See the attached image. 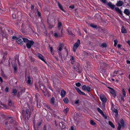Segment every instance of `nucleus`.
<instances>
[{
	"mask_svg": "<svg viewBox=\"0 0 130 130\" xmlns=\"http://www.w3.org/2000/svg\"><path fill=\"white\" fill-rule=\"evenodd\" d=\"M68 54V52L65 51L63 54V57L64 60H66V58Z\"/></svg>",
	"mask_w": 130,
	"mask_h": 130,
	"instance_id": "nucleus-21",
	"label": "nucleus"
},
{
	"mask_svg": "<svg viewBox=\"0 0 130 130\" xmlns=\"http://www.w3.org/2000/svg\"><path fill=\"white\" fill-rule=\"evenodd\" d=\"M121 32L122 33H126L127 32L126 29L123 26L121 27Z\"/></svg>",
	"mask_w": 130,
	"mask_h": 130,
	"instance_id": "nucleus-18",
	"label": "nucleus"
},
{
	"mask_svg": "<svg viewBox=\"0 0 130 130\" xmlns=\"http://www.w3.org/2000/svg\"><path fill=\"white\" fill-rule=\"evenodd\" d=\"M63 101L64 103L66 104L68 103L69 102V100L68 98L67 97L63 99Z\"/></svg>",
	"mask_w": 130,
	"mask_h": 130,
	"instance_id": "nucleus-34",
	"label": "nucleus"
},
{
	"mask_svg": "<svg viewBox=\"0 0 130 130\" xmlns=\"http://www.w3.org/2000/svg\"><path fill=\"white\" fill-rule=\"evenodd\" d=\"M107 5L112 9H113L115 7V6L112 4L111 2H109L108 3H107Z\"/></svg>",
	"mask_w": 130,
	"mask_h": 130,
	"instance_id": "nucleus-16",
	"label": "nucleus"
},
{
	"mask_svg": "<svg viewBox=\"0 0 130 130\" xmlns=\"http://www.w3.org/2000/svg\"><path fill=\"white\" fill-rule=\"evenodd\" d=\"M40 88L43 92H44L45 91H46L47 89L44 85L41 84L40 85Z\"/></svg>",
	"mask_w": 130,
	"mask_h": 130,
	"instance_id": "nucleus-12",
	"label": "nucleus"
},
{
	"mask_svg": "<svg viewBox=\"0 0 130 130\" xmlns=\"http://www.w3.org/2000/svg\"><path fill=\"white\" fill-rule=\"evenodd\" d=\"M15 15L14 14H12V17L13 19H14L15 18Z\"/></svg>",
	"mask_w": 130,
	"mask_h": 130,
	"instance_id": "nucleus-61",
	"label": "nucleus"
},
{
	"mask_svg": "<svg viewBox=\"0 0 130 130\" xmlns=\"http://www.w3.org/2000/svg\"><path fill=\"white\" fill-rule=\"evenodd\" d=\"M90 26L92 27L93 28H96L97 27V26L96 25H90Z\"/></svg>",
	"mask_w": 130,
	"mask_h": 130,
	"instance_id": "nucleus-53",
	"label": "nucleus"
},
{
	"mask_svg": "<svg viewBox=\"0 0 130 130\" xmlns=\"http://www.w3.org/2000/svg\"><path fill=\"white\" fill-rule=\"evenodd\" d=\"M69 8L71 9H73L74 8V5H72L69 6Z\"/></svg>",
	"mask_w": 130,
	"mask_h": 130,
	"instance_id": "nucleus-57",
	"label": "nucleus"
},
{
	"mask_svg": "<svg viewBox=\"0 0 130 130\" xmlns=\"http://www.w3.org/2000/svg\"><path fill=\"white\" fill-rule=\"evenodd\" d=\"M31 82V80H30V76H28V80H27V83L28 84H30V82Z\"/></svg>",
	"mask_w": 130,
	"mask_h": 130,
	"instance_id": "nucleus-37",
	"label": "nucleus"
},
{
	"mask_svg": "<svg viewBox=\"0 0 130 130\" xmlns=\"http://www.w3.org/2000/svg\"><path fill=\"white\" fill-rule=\"evenodd\" d=\"M58 29H61V33L62 34L63 27L62 25H58Z\"/></svg>",
	"mask_w": 130,
	"mask_h": 130,
	"instance_id": "nucleus-32",
	"label": "nucleus"
},
{
	"mask_svg": "<svg viewBox=\"0 0 130 130\" xmlns=\"http://www.w3.org/2000/svg\"><path fill=\"white\" fill-rule=\"evenodd\" d=\"M75 89L77 90V92L79 94L81 95H84L85 96H86V94L84 92H82L81 91V90L78 87H75Z\"/></svg>",
	"mask_w": 130,
	"mask_h": 130,
	"instance_id": "nucleus-7",
	"label": "nucleus"
},
{
	"mask_svg": "<svg viewBox=\"0 0 130 130\" xmlns=\"http://www.w3.org/2000/svg\"><path fill=\"white\" fill-rule=\"evenodd\" d=\"M18 40L17 41V42H18L20 44H22V43L23 41L22 40V39L20 38L18 39Z\"/></svg>",
	"mask_w": 130,
	"mask_h": 130,
	"instance_id": "nucleus-36",
	"label": "nucleus"
},
{
	"mask_svg": "<svg viewBox=\"0 0 130 130\" xmlns=\"http://www.w3.org/2000/svg\"><path fill=\"white\" fill-rule=\"evenodd\" d=\"M29 112V109L27 108L26 110V114H28Z\"/></svg>",
	"mask_w": 130,
	"mask_h": 130,
	"instance_id": "nucleus-62",
	"label": "nucleus"
},
{
	"mask_svg": "<svg viewBox=\"0 0 130 130\" xmlns=\"http://www.w3.org/2000/svg\"><path fill=\"white\" fill-rule=\"evenodd\" d=\"M34 71L35 72L37 73L38 71L37 68L36 67L34 68Z\"/></svg>",
	"mask_w": 130,
	"mask_h": 130,
	"instance_id": "nucleus-51",
	"label": "nucleus"
},
{
	"mask_svg": "<svg viewBox=\"0 0 130 130\" xmlns=\"http://www.w3.org/2000/svg\"><path fill=\"white\" fill-rule=\"evenodd\" d=\"M25 88H23V89H21V93L24 92H25Z\"/></svg>",
	"mask_w": 130,
	"mask_h": 130,
	"instance_id": "nucleus-60",
	"label": "nucleus"
},
{
	"mask_svg": "<svg viewBox=\"0 0 130 130\" xmlns=\"http://www.w3.org/2000/svg\"><path fill=\"white\" fill-rule=\"evenodd\" d=\"M110 92L112 94L113 96L115 98L116 96V93L115 90L113 89L110 91Z\"/></svg>",
	"mask_w": 130,
	"mask_h": 130,
	"instance_id": "nucleus-15",
	"label": "nucleus"
},
{
	"mask_svg": "<svg viewBox=\"0 0 130 130\" xmlns=\"http://www.w3.org/2000/svg\"><path fill=\"white\" fill-rule=\"evenodd\" d=\"M101 46L103 48L106 47L107 46V45L106 43H104L101 45Z\"/></svg>",
	"mask_w": 130,
	"mask_h": 130,
	"instance_id": "nucleus-46",
	"label": "nucleus"
},
{
	"mask_svg": "<svg viewBox=\"0 0 130 130\" xmlns=\"http://www.w3.org/2000/svg\"><path fill=\"white\" fill-rule=\"evenodd\" d=\"M120 122L122 125V127H124L125 124L124 122L123 119L121 118L120 119Z\"/></svg>",
	"mask_w": 130,
	"mask_h": 130,
	"instance_id": "nucleus-24",
	"label": "nucleus"
},
{
	"mask_svg": "<svg viewBox=\"0 0 130 130\" xmlns=\"http://www.w3.org/2000/svg\"><path fill=\"white\" fill-rule=\"evenodd\" d=\"M74 69L79 73H81L82 71V68L80 66V64L78 63L75 62V64L74 66Z\"/></svg>",
	"mask_w": 130,
	"mask_h": 130,
	"instance_id": "nucleus-1",
	"label": "nucleus"
},
{
	"mask_svg": "<svg viewBox=\"0 0 130 130\" xmlns=\"http://www.w3.org/2000/svg\"><path fill=\"white\" fill-rule=\"evenodd\" d=\"M91 89L90 87L89 86H87V87L86 90H87L88 92H89L90 91V89Z\"/></svg>",
	"mask_w": 130,
	"mask_h": 130,
	"instance_id": "nucleus-49",
	"label": "nucleus"
},
{
	"mask_svg": "<svg viewBox=\"0 0 130 130\" xmlns=\"http://www.w3.org/2000/svg\"><path fill=\"white\" fill-rule=\"evenodd\" d=\"M100 98L103 103H106L107 101V99L105 96L103 95L100 96Z\"/></svg>",
	"mask_w": 130,
	"mask_h": 130,
	"instance_id": "nucleus-6",
	"label": "nucleus"
},
{
	"mask_svg": "<svg viewBox=\"0 0 130 130\" xmlns=\"http://www.w3.org/2000/svg\"><path fill=\"white\" fill-rule=\"evenodd\" d=\"M114 45L115 46H116L117 45V43L118 42V40L117 39H116L114 40Z\"/></svg>",
	"mask_w": 130,
	"mask_h": 130,
	"instance_id": "nucleus-45",
	"label": "nucleus"
},
{
	"mask_svg": "<svg viewBox=\"0 0 130 130\" xmlns=\"http://www.w3.org/2000/svg\"><path fill=\"white\" fill-rule=\"evenodd\" d=\"M87 87L86 85H84L82 87V89L86 91Z\"/></svg>",
	"mask_w": 130,
	"mask_h": 130,
	"instance_id": "nucleus-48",
	"label": "nucleus"
},
{
	"mask_svg": "<svg viewBox=\"0 0 130 130\" xmlns=\"http://www.w3.org/2000/svg\"><path fill=\"white\" fill-rule=\"evenodd\" d=\"M103 116V117L105 119H107V116L103 113H102L101 114Z\"/></svg>",
	"mask_w": 130,
	"mask_h": 130,
	"instance_id": "nucleus-56",
	"label": "nucleus"
},
{
	"mask_svg": "<svg viewBox=\"0 0 130 130\" xmlns=\"http://www.w3.org/2000/svg\"><path fill=\"white\" fill-rule=\"evenodd\" d=\"M69 108H66L65 109L63 110V112L64 113H67L69 111Z\"/></svg>",
	"mask_w": 130,
	"mask_h": 130,
	"instance_id": "nucleus-43",
	"label": "nucleus"
},
{
	"mask_svg": "<svg viewBox=\"0 0 130 130\" xmlns=\"http://www.w3.org/2000/svg\"><path fill=\"white\" fill-rule=\"evenodd\" d=\"M114 112L116 113L115 116L116 118H117L118 115V112L117 110V109H116L115 108H114L113 109Z\"/></svg>",
	"mask_w": 130,
	"mask_h": 130,
	"instance_id": "nucleus-29",
	"label": "nucleus"
},
{
	"mask_svg": "<svg viewBox=\"0 0 130 130\" xmlns=\"http://www.w3.org/2000/svg\"><path fill=\"white\" fill-rule=\"evenodd\" d=\"M81 85V84L80 83L78 82L76 83V85L78 87H79Z\"/></svg>",
	"mask_w": 130,
	"mask_h": 130,
	"instance_id": "nucleus-50",
	"label": "nucleus"
},
{
	"mask_svg": "<svg viewBox=\"0 0 130 130\" xmlns=\"http://www.w3.org/2000/svg\"><path fill=\"white\" fill-rule=\"evenodd\" d=\"M12 67L14 68V72L15 73L17 72V67L16 64H14L12 65Z\"/></svg>",
	"mask_w": 130,
	"mask_h": 130,
	"instance_id": "nucleus-30",
	"label": "nucleus"
},
{
	"mask_svg": "<svg viewBox=\"0 0 130 130\" xmlns=\"http://www.w3.org/2000/svg\"><path fill=\"white\" fill-rule=\"evenodd\" d=\"M97 110L98 111L100 112L101 114L103 113L101 109L99 108H97Z\"/></svg>",
	"mask_w": 130,
	"mask_h": 130,
	"instance_id": "nucleus-42",
	"label": "nucleus"
},
{
	"mask_svg": "<svg viewBox=\"0 0 130 130\" xmlns=\"http://www.w3.org/2000/svg\"><path fill=\"white\" fill-rule=\"evenodd\" d=\"M87 66H86L88 68V69L89 70L90 69V63L89 62H87Z\"/></svg>",
	"mask_w": 130,
	"mask_h": 130,
	"instance_id": "nucleus-38",
	"label": "nucleus"
},
{
	"mask_svg": "<svg viewBox=\"0 0 130 130\" xmlns=\"http://www.w3.org/2000/svg\"><path fill=\"white\" fill-rule=\"evenodd\" d=\"M53 27V25H49L48 26L49 28L50 29L52 28Z\"/></svg>",
	"mask_w": 130,
	"mask_h": 130,
	"instance_id": "nucleus-63",
	"label": "nucleus"
},
{
	"mask_svg": "<svg viewBox=\"0 0 130 130\" xmlns=\"http://www.w3.org/2000/svg\"><path fill=\"white\" fill-rule=\"evenodd\" d=\"M9 88L8 87H6L5 89V91L6 92H8Z\"/></svg>",
	"mask_w": 130,
	"mask_h": 130,
	"instance_id": "nucleus-59",
	"label": "nucleus"
},
{
	"mask_svg": "<svg viewBox=\"0 0 130 130\" xmlns=\"http://www.w3.org/2000/svg\"><path fill=\"white\" fill-rule=\"evenodd\" d=\"M107 66L106 64L104 63L103 62H101L100 63V66L101 67H103L104 68H105Z\"/></svg>",
	"mask_w": 130,
	"mask_h": 130,
	"instance_id": "nucleus-25",
	"label": "nucleus"
},
{
	"mask_svg": "<svg viewBox=\"0 0 130 130\" xmlns=\"http://www.w3.org/2000/svg\"><path fill=\"white\" fill-rule=\"evenodd\" d=\"M12 117H8L7 118V120L11 124H14L15 123H16L15 121L12 119Z\"/></svg>",
	"mask_w": 130,
	"mask_h": 130,
	"instance_id": "nucleus-8",
	"label": "nucleus"
},
{
	"mask_svg": "<svg viewBox=\"0 0 130 130\" xmlns=\"http://www.w3.org/2000/svg\"><path fill=\"white\" fill-rule=\"evenodd\" d=\"M122 92H123V94L124 97L126 96V92L124 89H122Z\"/></svg>",
	"mask_w": 130,
	"mask_h": 130,
	"instance_id": "nucleus-47",
	"label": "nucleus"
},
{
	"mask_svg": "<svg viewBox=\"0 0 130 130\" xmlns=\"http://www.w3.org/2000/svg\"><path fill=\"white\" fill-rule=\"evenodd\" d=\"M38 57L42 61H43L46 63V62L45 61V60H44V57L43 56L41 55V54H40L39 53H38Z\"/></svg>",
	"mask_w": 130,
	"mask_h": 130,
	"instance_id": "nucleus-11",
	"label": "nucleus"
},
{
	"mask_svg": "<svg viewBox=\"0 0 130 130\" xmlns=\"http://www.w3.org/2000/svg\"><path fill=\"white\" fill-rule=\"evenodd\" d=\"M34 41L32 40L29 41L28 42H27L26 43V46L27 48L29 49L31 47L32 45L34 44Z\"/></svg>",
	"mask_w": 130,
	"mask_h": 130,
	"instance_id": "nucleus-5",
	"label": "nucleus"
},
{
	"mask_svg": "<svg viewBox=\"0 0 130 130\" xmlns=\"http://www.w3.org/2000/svg\"><path fill=\"white\" fill-rule=\"evenodd\" d=\"M28 29L30 31H31L33 33H34V31L33 30L32 28L30 27H29Z\"/></svg>",
	"mask_w": 130,
	"mask_h": 130,
	"instance_id": "nucleus-55",
	"label": "nucleus"
},
{
	"mask_svg": "<svg viewBox=\"0 0 130 130\" xmlns=\"http://www.w3.org/2000/svg\"><path fill=\"white\" fill-rule=\"evenodd\" d=\"M17 90L16 89H13L12 93H13V95H16L17 93Z\"/></svg>",
	"mask_w": 130,
	"mask_h": 130,
	"instance_id": "nucleus-28",
	"label": "nucleus"
},
{
	"mask_svg": "<svg viewBox=\"0 0 130 130\" xmlns=\"http://www.w3.org/2000/svg\"><path fill=\"white\" fill-rule=\"evenodd\" d=\"M123 4V3L122 1H119L116 4V5L118 6H122Z\"/></svg>",
	"mask_w": 130,
	"mask_h": 130,
	"instance_id": "nucleus-27",
	"label": "nucleus"
},
{
	"mask_svg": "<svg viewBox=\"0 0 130 130\" xmlns=\"http://www.w3.org/2000/svg\"><path fill=\"white\" fill-rule=\"evenodd\" d=\"M45 96H47L48 97L50 96V94L47 91H45L43 92Z\"/></svg>",
	"mask_w": 130,
	"mask_h": 130,
	"instance_id": "nucleus-26",
	"label": "nucleus"
},
{
	"mask_svg": "<svg viewBox=\"0 0 130 130\" xmlns=\"http://www.w3.org/2000/svg\"><path fill=\"white\" fill-rule=\"evenodd\" d=\"M121 99L122 101H123V102H124V96H121Z\"/></svg>",
	"mask_w": 130,
	"mask_h": 130,
	"instance_id": "nucleus-64",
	"label": "nucleus"
},
{
	"mask_svg": "<svg viewBox=\"0 0 130 130\" xmlns=\"http://www.w3.org/2000/svg\"><path fill=\"white\" fill-rule=\"evenodd\" d=\"M22 38L23 40V41L25 43H27V42H28L30 40H28L26 38Z\"/></svg>",
	"mask_w": 130,
	"mask_h": 130,
	"instance_id": "nucleus-31",
	"label": "nucleus"
},
{
	"mask_svg": "<svg viewBox=\"0 0 130 130\" xmlns=\"http://www.w3.org/2000/svg\"><path fill=\"white\" fill-rule=\"evenodd\" d=\"M62 34L61 33V34H58L57 33H55L54 34V36L56 38L61 37L62 36Z\"/></svg>",
	"mask_w": 130,
	"mask_h": 130,
	"instance_id": "nucleus-22",
	"label": "nucleus"
},
{
	"mask_svg": "<svg viewBox=\"0 0 130 130\" xmlns=\"http://www.w3.org/2000/svg\"><path fill=\"white\" fill-rule=\"evenodd\" d=\"M115 10L118 13L121 14V15L122 14V12L121 11V10L118 7L116 8H115Z\"/></svg>",
	"mask_w": 130,
	"mask_h": 130,
	"instance_id": "nucleus-20",
	"label": "nucleus"
},
{
	"mask_svg": "<svg viewBox=\"0 0 130 130\" xmlns=\"http://www.w3.org/2000/svg\"><path fill=\"white\" fill-rule=\"evenodd\" d=\"M79 99H77V100H75V103L76 104H78L79 103Z\"/></svg>",
	"mask_w": 130,
	"mask_h": 130,
	"instance_id": "nucleus-58",
	"label": "nucleus"
},
{
	"mask_svg": "<svg viewBox=\"0 0 130 130\" xmlns=\"http://www.w3.org/2000/svg\"><path fill=\"white\" fill-rule=\"evenodd\" d=\"M12 104V101L11 100H10L8 102V105L9 106H11Z\"/></svg>",
	"mask_w": 130,
	"mask_h": 130,
	"instance_id": "nucleus-52",
	"label": "nucleus"
},
{
	"mask_svg": "<svg viewBox=\"0 0 130 130\" xmlns=\"http://www.w3.org/2000/svg\"><path fill=\"white\" fill-rule=\"evenodd\" d=\"M124 13L127 15H129L130 14V11L128 9H125L124 11Z\"/></svg>",
	"mask_w": 130,
	"mask_h": 130,
	"instance_id": "nucleus-17",
	"label": "nucleus"
},
{
	"mask_svg": "<svg viewBox=\"0 0 130 130\" xmlns=\"http://www.w3.org/2000/svg\"><path fill=\"white\" fill-rule=\"evenodd\" d=\"M0 34L1 35L2 37H3V38H7V34H6L4 32L3 29V28L0 26Z\"/></svg>",
	"mask_w": 130,
	"mask_h": 130,
	"instance_id": "nucleus-4",
	"label": "nucleus"
},
{
	"mask_svg": "<svg viewBox=\"0 0 130 130\" xmlns=\"http://www.w3.org/2000/svg\"><path fill=\"white\" fill-rule=\"evenodd\" d=\"M63 46V45L61 43H60L59 45V48L58 50V54L59 55V57L61 58L62 61H63L62 55H61V52H60L62 50V47Z\"/></svg>",
	"mask_w": 130,
	"mask_h": 130,
	"instance_id": "nucleus-3",
	"label": "nucleus"
},
{
	"mask_svg": "<svg viewBox=\"0 0 130 130\" xmlns=\"http://www.w3.org/2000/svg\"><path fill=\"white\" fill-rule=\"evenodd\" d=\"M59 126L62 129H65L66 128V125H64V123L62 122H60L59 123Z\"/></svg>",
	"mask_w": 130,
	"mask_h": 130,
	"instance_id": "nucleus-10",
	"label": "nucleus"
},
{
	"mask_svg": "<svg viewBox=\"0 0 130 130\" xmlns=\"http://www.w3.org/2000/svg\"><path fill=\"white\" fill-rule=\"evenodd\" d=\"M21 28H22L21 29V31L23 34L26 33V30L25 29L26 27L25 25H24H24H22Z\"/></svg>",
	"mask_w": 130,
	"mask_h": 130,
	"instance_id": "nucleus-14",
	"label": "nucleus"
},
{
	"mask_svg": "<svg viewBox=\"0 0 130 130\" xmlns=\"http://www.w3.org/2000/svg\"><path fill=\"white\" fill-rule=\"evenodd\" d=\"M109 125L111 126V127L113 128H114L115 127V126L110 121H109Z\"/></svg>",
	"mask_w": 130,
	"mask_h": 130,
	"instance_id": "nucleus-39",
	"label": "nucleus"
},
{
	"mask_svg": "<svg viewBox=\"0 0 130 130\" xmlns=\"http://www.w3.org/2000/svg\"><path fill=\"white\" fill-rule=\"evenodd\" d=\"M100 72L103 75V76L104 77L107 76L108 74L105 69H103Z\"/></svg>",
	"mask_w": 130,
	"mask_h": 130,
	"instance_id": "nucleus-13",
	"label": "nucleus"
},
{
	"mask_svg": "<svg viewBox=\"0 0 130 130\" xmlns=\"http://www.w3.org/2000/svg\"><path fill=\"white\" fill-rule=\"evenodd\" d=\"M90 123L92 125H95L96 124L93 120H91L90 121Z\"/></svg>",
	"mask_w": 130,
	"mask_h": 130,
	"instance_id": "nucleus-41",
	"label": "nucleus"
},
{
	"mask_svg": "<svg viewBox=\"0 0 130 130\" xmlns=\"http://www.w3.org/2000/svg\"><path fill=\"white\" fill-rule=\"evenodd\" d=\"M68 32L69 35L72 36V37H75V35L72 33L71 31L68 30Z\"/></svg>",
	"mask_w": 130,
	"mask_h": 130,
	"instance_id": "nucleus-40",
	"label": "nucleus"
},
{
	"mask_svg": "<svg viewBox=\"0 0 130 130\" xmlns=\"http://www.w3.org/2000/svg\"><path fill=\"white\" fill-rule=\"evenodd\" d=\"M66 91L63 90H62L61 92V97H64L66 94Z\"/></svg>",
	"mask_w": 130,
	"mask_h": 130,
	"instance_id": "nucleus-23",
	"label": "nucleus"
},
{
	"mask_svg": "<svg viewBox=\"0 0 130 130\" xmlns=\"http://www.w3.org/2000/svg\"><path fill=\"white\" fill-rule=\"evenodd\" d=\"M6 57L7 56L6 55L4 54V56L3 57V59L1 60V62L2 63L4 62Z\"/></svg>",
	"mask_w": 130,
	"mask_h": 130,
	"instance_id": "nucleus-33",
	"label": "nucleus"
},
{
	"mask_svg": "<svg viewBox=\"0 0 130 130\" xmlns=\"http://www.w3.org/2000/svg\"><path fill=\"white\" fill-rule=\"evenodd\" d=\"M58 6L59 8L63 11L64 12V11L62 8V7L61 5L60 4L59 2L58 3Z\"/></svg>",
	"mask_w": 130,
	"mask_h": 130,
	"instance_id": "nucleus-35",
	"label": "nucleus"
},
{
	"mask_svg": "<svg viewBox=\"0 0 130 130\" xmlns=\"http://www.w3.org/2000/svg\"><path fill=\"white\" fill-rule=\"evenodd\" d=\"M55 101L54 98V97H52L50 100V103L51 104H52L53 105L55 106L56 105L54 104Z\"/></svg>",
	"mask_w": 130,
	"mask_h": 130,
	"instance_id": "nucleus-19",
	"label": "nucleus"
},
{
	"mask_svg": "<svg viewBox=\"0 0 130 130\" xmlns=\"http://www.w3.org/2000/svg\"><path fill=\"white\" fill-rule=\"evenodd\" d=\"M121 126L120 125V123L119 122L118 123V126L117 128V130H120Z\"/></svg>",
	"mask_w": 130,
	"mask_h": 130,
	"instance_id": "nucleus-44",
	"label": "nucleus"
},
{
	"mask_svg": "<svg viewBox=\"0 0 130 130\" xmlns=\"http://www.w3.org/2000/svg\"><path fill=\"white\" fill-rule=\"evenodd\" d=\"M80 44V41L78 39L77 42H76L73 45V50L75 52L77 48L79 46Z\"/></svg>",
	"mask_w": 130,
	"mask_h": 130,
	"instance_id": "nucleus-2",
	"label": "nucleus"
},
{
	"mask_svg": "<svg viewBox=\"0 0 130 130\" xmlns=\"http://www.w3.org/2000/svg\"><path fill=\"white\" fill-rule=\"evenodd\" d=\"M12 39L15 40L16 41H17L18 40V39H19V37H17L15 36H13Z\"/></svg>",
	"mask_w": 130,
	"mask_h": 130,
	"instance_id": "nucleus-54",
	"label": "nucleus"
},
{
	"mask_svg": "<svg viewBox=\"0 0 130 130\" xmlns=\"http://www.w3.org/2000/svg\"><path fill=\"white\" fill-rule=\"evenodd\" d=\"M5 124V128L6 129L8 130L10 129L11 127L9 123H8V122L6 121Z\"/></svg>",
	"mask_w": 130,
	"mask_h": 130,
	"instance_id": "nucleus-9",
	"label": "nucleus"
}]
</instances>
